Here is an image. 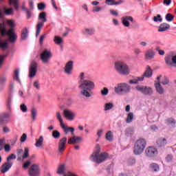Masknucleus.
<instances>
[{
  "label": "nucleus",
  "mask_w": 176,
  "mask_h": 176,
  "mask_svg": "<svg viewBox=\"0 0 176 176\" xmlns=\"http://www.w3.org/2000/svg\"><path fill=\"white\" fill-rule=\"evenodd\" d=\"M80 81L78 89L80 91V96L85 98H90L93 96V90L96 89V84L93 80L89 79L87 74L81 72L79 76Z\"/></svg>",
  "instance_id": "nucleus-1"
},
{
  "label": "nucleus",
  "mask_w": 176,
  "mask_h": 176,
  "mask_svg": "<svg viewBox=\"0 0 176 176\" xmlns=\"http://www.w3.org/2000/svg\"><path fill=\"white\" fill-rule=\"evenodd\" d=\"M101 148H100V145L97 144L95 152L91 155L90 160L92 162H95V163H102V162H105L109 157V155L108 153H102Z\"/></svg>",
  "instance_id": "nucleus-2"
},
{
  "label": "nucleus",
  "mask_w": 176,
  "mask_h": 176,
  "mask_svg": "<svg viewBox=\"0 0 176 176\" xmlns=\"http://www.w3.org/2000/svg\"><path fill=\"white\" fill-rule=\"evenodd\" d=\"M114 68L116 72L120 75H129L130 74V67L129 65L123 60H118L114 63Z\"/></svg>",
  "instance_id": "nucleus-3"
},
{
  "label": "nucleus",
  "mask_w": 176,
  "mask_h": 176,
  "mask_svg": "<svg viewBox=\"0 0 176 176\" xmlns=\"http://www.w3.org/2000/svg\"><path fill=\"white\" fill-rule=\"evenodd\" d=\"M114 91L118 96H127L131 92V86L127 82H120L114 87Z\"/></svg>",
  "instance_id": "nucleus-4"
},
{
  "label": "nucleus",
  "mask_w": 176,
  "mask_h": 176,
  "mask_svg": "<svg viewBox=\"0 0 176 176\" xmlns=\"http://www.w3.org/2000/svg\"><path fill=\"white\" fill-rule=\"evenodd\" d=\"M145 146H146V141L144 139H139L138 140L133 146V153L136 156H140L144 152V149H145Z\"/></svg>",
  "instance_id": "nucleus-5"
},
{
  "label": "nucleus",
  "mask_w": 176,
  "mask_h": 176,
  "mask_svg": "<svg viewBox=\"0 0 176 176\" xmlns=\"http://www.w3.org/2000/svg\"><path fill=\"white\" fill-rule=\"evenodd\" d=\"M46 12H41L38 14V22L36 25V36L38 37L39 34H41V30H42V27H43L45 23L47 21V19L46 18Z\"/></svg>",
  "instance_id": "nucleus-6"
},
{
  "label": "nucleus",
  "mask_w": 176,
  "mask_h": 176,
  "mask_svg": "<svg viewBox=\"0 0 176 176\" xmlns=\"http://www.w3.org/2000/svg\"><path fill=\"white\" fill-rule=\"evenodd\" d=\"M135 90L143 96H152L153 94V89L145 85H137Z\"/></svg>",
  "instance_id": "nucleus-7"
},
{
  "label": "nucleus",
  "mask_w": 176,
  "mask_h": 176,
  "mask_svg": "<svg viewBox=\"0 0 176 176\" xmlns=\"http://www.w3.org/2000/svg\"><path fill=\"white\" fill-rule=\"evenodd\" d=\"M52 57H53V54H52V51L47 49L44 50L40 55V58L43 64H49Z\"/></svg>",
  "instance_id": "nucleus-8"
},
{
  "label": "nucleus",
  "mask_w": 176,
  "mask_h": 176,
  "mask_svg": "<svg viewBox=\"0 0 176 176\" xmlns=\"http://www.w3.org/2000/svg\"><path fill=\"white\" fill-rule=\"evenodd\" d=\"M63 113L64 118H66V120H69V122H72L76 118V113L69 109H65Z\"/></svg>",
  "instance_id": "nucleus-9"
},
{
  "label": "nucleus",
  "mask_w": 176,
  "mask_h": 176,
  "mask_svg": "<svg viewBox=\"0 0 176 176\" xmlns=\"http://www.w3.org/2000/svg\"><path fill=\"white\" fill-rule=\"evenodd\" d=\"M36 72H38V63L33 60L29 67V78H30V79L35 78Z\"/></svg>",
  "instance_id": "nucleus-10"
},
{
  "label": "nucleus",
  "mask_w": 176,
  "mask_h": 176,
  "mask_svg": "<svg viewBox=\"0 0 176 176\" xmlns=\"http://www.w3.org/2000/svg\"><path fill=\"white\" fill-rule=\"evenodd\" d=\"M28 175L30 176L41 175V167L36 164H32L28 170Z\"/></svg>",
  "instance_id": "nucleus-11"
},
{
  "label": "nucleus",
  "mask_w": 176,
  "mask_h": 176,
  "mask_svg": "<svg viewBox=\"0 0 176 176\" xmlns=\"http://www.w3.org/2000/svg\"><path fill=\"white\" fill-rule=\"evenodd\" d=\"M65 146H67V137H63L58 143V151L59 153H63L65 150Z\"/></svg>",
  "instance_id": "nucleus-12"
},
{
  "label": "nucleus",
  "mask_w": 176,
  "mask_h": 176,
  "mask_svg": "<svg viewBox=\"0 0 176 176\" xmlns=\"http://www.w3.org/2000/svg\"><path fill=\"white\" fill-rule=\"evenodd\" d=\"M74 70V61L69 60L66 63L64 67V73L66 75H71L72 74V71Z\"/></svg>",
  "instance_id": "nucleus-13"
},
{
  "label": "nucleus",
  "mask_w": 176,
  "mask_h": 176,
  "mask_svg": "<svg viewBox=\"0 0 176 176\" xmlns=\"http://www.w3.org/2000/svg\"><path fill=\"white\" fill-rule=\"evenodd\" d=\"M145 153L148 157H155V156H157V149L155 147L150 146L146 148Z\"/></svg>",
  "instance_id": "nucleus-14"
},
{
  "label": "nucleus",
  "mask_w": 176,
  "mask_h": 176,
  "mask_svg": "<svg viewBox=\"0 0 176 176\" xmlns=\"http://www.w3.org/2000/svg\"><path fill=\"white\" fill-rule=\"evenodd\" d=\"M121 21L124 27L129 28L130 27V22L134 23V18L131 16H124L122 17Z\"/></svg>",
  "instance_id": "nucleus-15"
},
{
  "label": "nucleus",
  "mask_w": 176,
  "mask_h": 176,
  "mask_svg": "<svg viewBox=\"0 0 176 176\" xmlns=\"http://www.w3.org/2000/svg\"><path fill=\"white\" fill-rule=\"evenodd\" d=\"M72 135L73 136L68 140L67 144H69L70 145H74L75 144H80V142L83 141V138H82V137L76 136L75 135Z\"/></svg>",
  "instance_id": "nucleus-16"
},
{
  "label": "nucleus",
  "mask_w": 176,
  "mask_h": 176,
  "mask_svg": "<svg viewBox=\"0 0 176 176\" xmlns=\"http://www.w3.org/2000/svg\"><path fill=\"white\" fill-rule=\"evenodd\" d=\"M82 34L85 36H93L96 34V28L93 27L85 28L82 30Z\"/></svg>",
  "instance_id": "nucleus-17"
},
{
  "label": "nucleus",
  "mask_w": 176,
  "mask_h": 176,
  "mask_svg": "<svg viewBox=\"0 0 176 176\" xmlns=\"http://www.w3.org/2000/svg\"><path fill=\"white\" fill-rule=\"evenodd\" d=\"M155 55L156 53L153 49H148L145 52L144 54L145 60H153V58H155Z\"/></svg>",
  "instance_id": "nucleus-18"
},
{
  "label": "nucleus",
  "mask_w": 176,
  "mask_h": 176,
  "mask_svg": "<svg viewBox=\"0 0 176 176\" xmlns=\"http://www.w3.org/2000/svg\"><path fill=\"white\" fill-rule=\"evenodd\" d=\"M61 129H63L65 134H68V133H71L72 135L75 134V129L74 127H68L65 124L60 125Z\"/></svg>",
  "instance_id": "nucleus-19"
},
{
  "label": "nucleus",
  "mask_w": 176,
  "mask_h": 176,
  "mask_svg": "<svg viewBox=\"0 0 176 176\" xmlns=\"http://www.w3.org/2000/svg\"><path fill=\"white\" fill-rule=\"evenodd\" d=\"M154 85H155V90L157 93H158V94H164L166 91L164 90V88L162 87L160 82L159 81L155 82Z\"/></svg>",
  "instance_id": "nucleus-20"
},
{
  "label": "nucleus",
  "mask_w": 176,
  "mask_h": 176,
  "mask_svg": "<svg viewBox=\"0 0 176 176\" xmlns=\"http://www.w3.org/2000/svg\"><path fill=\"white\" fill-rule=\"evenodd\" d=\"M3 13L6 14L7 16H10V14H14V11L13 10V8H4L2 10H0V16L2 17L3 16Z\"/></svg>",
  "instance_id": "nucleus-21"
},
{
  "label": "nucleus",
  "mask_w": 176,
  "mask_h": 176,
  "mask_svg": "<svg viewBox=\"0 0 176 176\" xmlns=\"http://www.w3.org/2000/svg\"><path fill=\"white\" fill-rule=\"evenodd\" d=\"M12 163H8L6 162L4 164L2 165L1 168V172L3 174H5V173H7V171H9L10 168H12Z\"/></svg>",
  "instance_id": "nucleus-22"
},
{
  "label": "nucleus",
  "mask_w": 176,
  "mask_h": 176,
  "mask_svg": "<svg viewBox=\"0 0 176 176\" xmlns=\"http://www.w3.org/2000/svg\"><path fill=\"white\" fill-rule=\"evenodd\" d=\"M43 141H45V138L43 135H41L38 139H36L35 146L36 148H41L43 146Z\"/></svg>",
  "instance_id": "nucleus-23"
},
{
  "label": "nucleus",
  "mask_w": 176,
  "mask_h": 176,
  "mask_svg": "<svg viewBox=\"0 0 176 176\" xmlns=\"http://www.w3.org/2000/svg\"><path fill=\"white\" fill-rule=\"evenodd\" d=\"M152 75H153V70H152V69H151L150 67H148L146 70L143 74V76L144 78H152Z\"/></svg>",
  "instance_id": "nucleus-24"
},
{
  "label": "nucleus",
  "mask_w": 176,
  "mask_h": 176,
  "mask_svg": "<svg viewBox=\"0 0 176 176\" xmlns=\"http://www.w3.org/2000/svg\"><path fill=\"white\" fill-rule=\"evenodd\" d=\"M167 144V140L166 138H160L157 140V145L160 148H162V146H164Z\"/></svg>",
  "instance_id": "nucleus-25"
},
{
  "label": "nucleus",
  "mask_w": 176,
  "mask_h": 176,
  "mask_svg": "<svg viewBox=\"0 0 176 176\" xmlns=\"http://www.w3.org/2000/svg\"><path fill=\"white\" fill-rule=\"evenodd\" d=\"M133 120H134V113L129 112L126 115V118L125 120L126 123L130 124L133 122Z\"/></svg>",
  "instance_id": "nucleus-26"
},
{
  "label": "nucleus",
  "mask_w": 176,
  "mask_h": 176,
  "mask_svg": "<svg viewBox=\"0 0 176 176\" xmlns=\"http://www.w3.org/2000/svg\"><path fill=\"white\" fill-rule=\"evenodd\" d=\"M113 107H114L113 102H107L104 105V111L105 112L108 111H111V109H113Z\"/></svg>",
  "instance_id": "nucleus-27"
},
{
  "label": "nucleus",
  "mask_w": 176,
  "mask_h": 176,
  "mask_svg": "<svg viewBox=\"0 0 176 176\" xmlns=\"http://www.w3.org/2000/svg\"><path fill=\"white\" fill-rule=\"evenodd\" d=\"M170 28V25L168 23H162L160 25V28L158 29L159 32H164V31H167Z\"/></svg>",
  "instance_id": "nucleus-28"
},
{
  "label": "nucleus",
  "mask_w": 176,
  "mask_h": 176,
  "mask_svg": "<svg viewBox=\"0 0 176 176\" xmlns=\"http://www.w3.org/2000/svg\"><path fill=\"white\" fill-rule=\"evenodd\" d=\"M9 118V114L1 113L0 114V124H5L6 123V119Z\"/></svg>",
  "instance_id": "nucleus-29"
},
{
  "label": "nucleus",
  "mask_w": 176,
  "mask_h": 176,
  "mask_svg": "<svg viewBox=\"0 0 176 176\" xmlns=\"http://www.w3.org/2000/svg\"><path fill=\"white\" fill-rule=\"evenodd\" d=\"M3 1V0H1ZM20 0H9L10 5L14 6L15 10H19V3Z\"/></svg>",
  "instance_id": "nucleus-30"
},
{
  "label": "nucleus",
  "mask_w": 176,
  "mask_h": 176,
  "mask_svg": "<svg viewBox=\"0 0 176 176\" xmlns=\"http://www.w3.org/2000/svg\"><path fill=\"white\" fill-rule=\"evenodd\" d=\"M165 123L167 126H170V127H175L176 122L174 118H168L166 120Z\"/></svg>",
  "instance_id": "nucleus-31"
},
{
  "label": "nucleus",
  "mask_w": 176,
  "mask_h": 176,
  "mask_svg": "<svg viewBox=\"0 0 176 176\" xmlns=\"http://www.w3.org/2000/svg\"><path fill=\"white\" fill-rule=\"evenodd\" d=\"M6 80H8V79L5 76L0 78V91L5 89V83H6Z\"/></svg>",
  "instance_id": "nucleus-32"
},
{
  "label": "nucleus",
  "mask_w": 176,
  "mask_h": 176,
  "mask_svg": "<svg viewBox=\"0 0 176 176\" xmlns=\"http://www.w3.org/2000/svg\"><path fill=\"white\" fill-rule=\"evenodd\" d=\"M6 105H7L8 109H9V111H11L12 105H13V98L9 97L8 98V100L6 101Z\"/></svg>",
  "instance_id": "nucleus-33"
},
{
  "label": "nucleus",
  "mask_w": 176,
  "mask_h": 176,
  "mask_svg": "<svg viewBox=\"0 0 176 176\" xmlns=\"http://www.w3.org/2000/svg\"><path fill=\"white\" fill-rule=\"evenodd\" d=\"M56 119L58 120L60 125L62 126V124H64V120H63V116H61V113L60 111H57L56 114Z\"/></svg>",
  "instance_id": "nucleus-34"
},
{
  "label": "nucleus",
  "mask_w": 176,
  "mask_h": 176,
  "mask_svg": "<svg viewBox=\"0 0 176 176\" xmlns=\"http://www.w3.org/2000/svg\"><path fill=\"white\" fill-rule=\"evenodd\" d=\"M105 138L106 140H107V141H113V133H112V131H109L105 135Z\"/></svg>",
  "instance_id": "nucleus-35"
},
{
  "label": "nucleus",
  "mask_w": 176,
  "mask_h": 176,
  "mask_svg": "<svg viewBox=\"0 0 176 176\" xmlns=\"http://www.w3.org/2000/svg\"><path fill=\"white\" fill-rule=\"evenodd\" d=\"M19 75H20V72L19 71V69H16L14 71L13 78L15 80H16V82H18V83H21V81L20 80V78H19Z\"/></svg>",
  "instance_id": "nucleus-36"
},
{
  "label": "nucleus",
  "mask_w": 176,
  "mask_h": 176,
  "mask_svg": "<svg viewBox=\"0 0 176 176\" xmlns=\"http://www.w3.org/2000/svg\"><path fill=\"white\" fill-rule=\"evenodd\" d=\"M32 120H36V116H38V110L35 108H32L31 110Z\"/></svg>",
  "instance_id": "nucleus-37"
},
{
  "label": "nucleus",
  "mask_w": 176,
  "mask_h": 176,
  "mask_svg": "<svg viewBox=\"0 0 176 176\" xmlns=\"http://www.w3.org/2000/svg\"><path fill=\"white\" fill-rule=\"evenodd\" d=\"M28 36V30L25 28L24 30L22 31V34H21L22 41H25Z\"/></svg>",
  "instance_id": "nucleus-38"
},
{
  "label": "nucleus",
  "mask_w": 176,
  "mask_h": 176,
  "mask_svg": "<svg viewBox=\"0 0 176 176\" xmlns=\"http://www.w3.org/2000/svg\"><path fill=\"white\" fill-rule=\"evenodd\" d=\"M54 42L56 43V45H61L63 43V38L60 36H55L54 38Z\"/></svg>",
  "instance_id": "nucleus-39"
},
{
  "label": "nucleus",
  "mask_w": 176,
  "mask_h": 176,
  "mask_svg": "<svg viewBox=\"0 0 176 176\" xmlns=\"http://www.w3.org/2000/svg\"><path fill=\"white\" fill-rule=\"evenodd\" d=\"M65 171V165L61 164L58 168L57 174H64Z\"/></svg>",
  "instance_id": "nucleus-40"
},
{
  "label": "nucleus",
  "mask_w": 176,
  "mask_h": 176,
  "mask_svg": "<svg viewBox=\"0 0 176 176\" xmlns=\"http://www.w3.org/2000/svg\"><path fill=\"white\" fill-rule=\"evenodd\" d=\"M29 156H30V149L28 148V147H25L24 155L22 156L23 160H24V159H27V157H28Z\"/></svg>",
  "instance_id": "nucleus-41"
},
{
  "label": "nucleus",
  "mask_w": 176,
  "mask_h": 176,
  "mask_svg": "<svg viewBox=\"0 0 176 176\" xmlns=\"http://www.w3.org/2000/svg\"><path fill=\"white\" fill-rule=\"evenodd\" d=\"M60 136H61V133H60L58 131H53L52 132L53 138H55V140H58V138H60Z\"/></svg>",
  "instance_id": "nucleus-42"
},
{
  "label": "nucleus",
  "mask_w": 176,
  "mask_h": 176,
  "mask_svg": "<svg viewBox=\"0 0 176 176\" xmlns=\"http://www.w3.org/2000/svg\"><path fill=\"white\" fill-rule=\"evenodd\" d=\"M150 168L153 171H159V170H160L159 165H157V164H151L150 165Z\"/></svg>",
  "instance_id": "nucleus-43"
},
{
  "label": "nucleus",
  "mask_w": 176,
  "mask_h": 176,
  "mask_svg": "<svg viewBox=\"0 0 176 176\" xmlns=\"http://www.w3.org/2000/svg\"><path fill=\"white\" fill-rule=\"evenodd\" d=\"M173 58H171L170 56H168L167 57L165 58V62L166 64H167V65H173Z\"/></svg>",
  "instance_id": "nucleus-44"
},
{
  "label": "nucleus",
  "mask_w": 176,
  "mask_h": 176,
  "mask_svg": "<svg viewBox=\"0 0 176 176\" xmlns=\"http://www.w3.org/2000/svg\"><path fill=\"white\" fill-rule=\"evenodd\" d=\"M32 163V162L31 161V160L26 161L23 165V168H24L25 170H27V168H28V167L31 166Z\"/></svg>",
  "instance_id": "nucleus-45"
},
{
  "label": "nucleus",
  "mask_w": 176,
  "mask_h": 176,
  "mask_svg": "<svg viewBox=\"0 0 176 176\" xmlns=\"http://www.w3.org/2000/svg\"><path fill=\"white\" fill-rule=\"evenodd\" d=\"M37 8L38 10H45L46 9V4L45 3H39L37 5Z\"/></svg>",
  "instance_id": "nucleus-46"
},
{
  "label": "nucleus",
  "mask_w": 176,
  "mask_h": 176,
  "mask_svg": "<svg viewBox=\"0 0 176 176\" xmlns=\"http://www.w3.org/2000/svg\"><path fill=\"white\" fill-rule=\"evenodd\" d=\"M153 21H155V23H157V21L162 23V21H163V19H162V16H160V14H157L153 17Z\"/></svg>",
  "instance_id": "nucleus-47"
},
{
  "label": "nucleus",
  "mask_w": 176,
  "mask_h": 176,
  "mask_svg": "<svg viewBox=\"0 0 176 176\" xmlns=\"http://www.w3.org/2000/svg\"><path fill=\"white\" fill-rule=\"evenodd\" d=\"M155 51L158 52L160 56H164V54H166V52L163 50H160V47H156Z\"/></svg>",
  "instance_id": "nucleus-48"
},
{
  "label": "nucleus",
  "mask_w": 176,
  "mask_h": 176,
  "mask_svg": "<svg viewBox=\"0 0 176 176\" xmlns=\"http://www.w3.org/2000/svg\"><path fill=\"white\" fill-rule=\"evenodd\" d=\"M23 151L22 148H19L16 151V155L18 156L17 160L20 162L21 160V153H23Z\"/></svg>",
  "instance_id": "nucleus-49"
},
{
  "label": "nucleus",
  "mask_w": 176,
  "mask_h": 176,
  "mask_svg": "<svg viewBox=\"0 0 176 176\" xmlns=\"http://www.w3.org/2000/svg\"><path fill=\"white\" fill-rule=\"evenodd\" d=\"M33 86H34V87H35V89H36V90H39V89H41V85L39 84V80H36L33 82Z\"/></svg>",
  "instance_id": "nucleus-50"
},
{
  "label": "nucleus",
  "mask_w": 176,
  "mask_h": 176,
  "mask_svg": "<svg viewBox=\"0 0 176 176\" xmlns=\"http://www.w3.org/2000/svg\"><path fill=\"white\" fill-rule=\"evenodd\" d=\"M20 109L22 112H23L24 113H25V112H27V111H28V108L27 107V106L25 105V104H22L20 105Z\"/></svg>",
  "instance_id": "nucleus-51"
},
{
  "label": "nucleus",
  "mask_w": 176,
  "mask_h": 176,
  "mask_svg": "<svg viewBox=\"0 0 176 176\" xmlns=\"http://www.w3.org/2000/svg\"><path fill=\"white\" fill-rule=\"evenodd\" d=\"M166 20L167 21H171L172 20H174V16H173V14L168 13V14H166Z\"/></svg>",
  "instance_id": "nucleus-52"
},
{
  "label": "nucleus",
  "mask_w": 176,
  "mask_h": 176,
  "mask_svg": "<svg viewBox=\"0 0 176 176\" xmlns=\"http://www.w3.org/2000/svg\"><path fill=\"white\" fill-rule=\"evenodd\" d=\"M162 85H168V83H170V80H168V78H167L166 76H164L162 81Z\"/></svg>",
  "instance_id": "nucleus-53"
},
{
  "label": "nucleus",
  "mask_w": 176,
  "mask_h": 176,
  "mask_svg": "<svg viewBox=\"0 0 176 176\" xmlns=\"http://www.w3.org/2000/svg\"><path fill=\"white\" fill-rule=\"evenodd\" d=\"M108 93H109V90L107 87H104L103 89L101 90L102 96H108Z\"/></svg>",
  "instance_id": "nucleus-54"
},
{
  "label": "nucleus",
  "mask_w": 176,
  "mask_h": 176,
  "mask_svg": "<svg viewBox=\"0 0 176 176\" xmlns=\"http://www.w3.org/2000/svg\"><path fill=\"white\" fill-rule=\"evenodd\" d=\"M115 1L116 0H106L105 3L109 6H113V5L115 6Z\"/></svg>",
  "instance_id": "nucleus-55"
},
{
  "label": "nucleus",
  "mask_w": 176,
  "mask_h": 176,
  "mask_svg": "<svg viewBox=\"0 0 176 176\" xmlns=\"http://www.w3.org/2000/svg\"><path fill=\"white\" fill-rule=\"evenodd\" d=\"M8 24L11 27V28H14V27H16V24L14 23V21L13 20H8Z\"/></svg>",
  "instance_id": "nucleus-56"
},
{
  "label": "nucleus",
  "mask_w": 176,
  "mask_h": 176,
  "mask_svg": "<svg viewBox=\"0 0 176 176\" xmlns=\"http://www.w3.org/2000/svg\"><path fill=\"white\" fill-rule=\"evenodd\" d=\"M3 146H5V139L0 140V151L3 149Z\"/></svg>",
  "instance_id": "nucleus-57"
},
{
  "label": "nucleus",
  "mask_w": 176,
  "mask_h": 176,
  "mask_svg": "<svg viewBox=\"0 0 176 176\" xmlns=\"http://www.w3.org/2000/svg\"><path fill=\"white\" fill-rule=\"evenodd\" d=\"M92 12H94V13L101 12V7L100 6L94 7Z\"/></svg>",
  "instance_id": "nucleus-58"
},
{
  "label": "nucleus",
  "mask_w": 176,
  "mask_h": 176,
  "mask_svg": "<svg viewBox=\"0 0 176 176\" xmlns=\"http://www.w3.org/2000/svg\"><path fill=\"white\" fill-rule=\"evenodd\" d=\"M26 140H27V134L23 133L21 137L20 141L21 142H25Z\"/></svg>",
  "instance_id": "nucleus-59"
},
{
  "label": "nucleus",
  "mask_w": 176,
  "mask_h": 176,
  "mask_svg": "<svg viewBox=\"0 0 176 176\" xmlns=\"http://www.w3.org/2000/svg\"><path fill=\"white\" fill-rule=\"evenodd\" d=\"M18 94L21 98H25V96L24 95V91L23 90L19 89L18 91Z\"/></svg>",
  "instance_id": "nucleus-60"
},
{
  "label": "nucleus",
  "mask_w": 176,
  "mask_h": 176,
  "mask_svg": "<svg viewBox=\"0 0 176 176\" xmlns=\"http://www.w3.org/2000/svg\"><path fill=\"white\" fill-rule=\"evenodd\" d=\"M16 160V155L14 154H11L10 156L7 157L8 162H9V160Z\"/></svg>",
  "instance_id": "nucleus-61"
},
{
  "label": "nucleus",
  "mask_w": 176,
  "mask_h": 176,
  "mask_svg": "<svg viewBox=\"0 0 176 176\" xmlns=\"http://www.w3.org/2000/svg\"><path fill=\"white\" fill-rule=\"evenodd\" d=\"M136 79L138 80V83H140V82H144L145 77H144V75H142L141 76L136 77Z\"/></svg>",
  "instance_id": "nucleus-62"
},
{
  "label": "nucleus",
  "mask_w": 176,
  "mask_h": 176,
  "mask_svg": "<svg viewBox=\"0 0 176 176\" xmlns=\"http://www.w3.org/2000/svg\"><path fill=\"white\" fill-rule=\"evenodd\" d=\"M171 160H173V155H167V157H166V162H167L168 163H170Z\"/></svg>",
  "instance_id": "nucleus-63"
},
{
  "label": "nucleus",
  "mask_w": 176,
  "mask_h": 176,
  "mask_svg": "<svg viewBox=\"0 0 176 176\" xmlns=\"http://www.w3.org/2000/svg\"><path fill=\"white\" fill-rule=\"evenodd\" d=\"M172 64H175L174 67H176V55L172 57Z\"/></svg>",
  "instance_id": "nucleus-64"
}]
</instances>
